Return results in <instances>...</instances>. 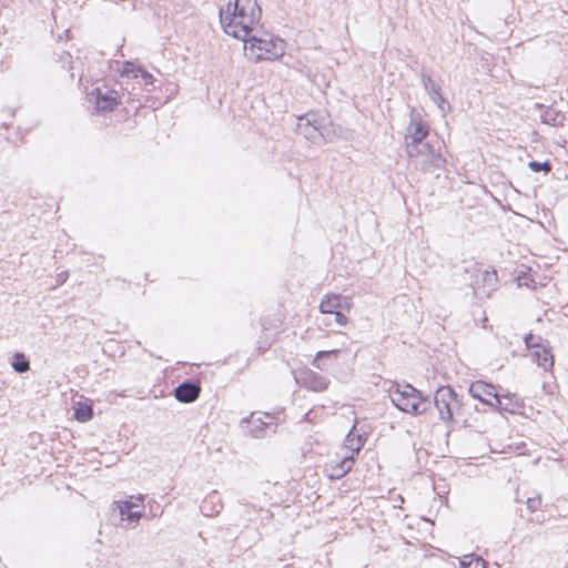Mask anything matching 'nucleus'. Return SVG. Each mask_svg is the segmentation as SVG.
I'll return each instance as SVG.
<instances>
[{
    "label": "nucleus",
    "instance_id": "obj_1",
    "mask_svg": "<svg viewBox=\"0 0 568 568\" xmlns=\"http://www.w3.org/2000/svg\"><path fill=\"white\" fill-rule=\"evenodd\" d=\"M261 14L256 0H234L220 9V21L225 33L243 40L258 31Z\"/></svg>",
    "mask_w": 568,
    "mask_h": 568
},
{
    "label": "nucleus",
    "instance_id": "obj_2",
    "mask_svg": "<svg viewBox=\"0 0 568 568\" xmlns=\"http://www.w3.org/2000/svg\"><path fill=\"white\" fill-rule=\"evenodd\" d=\"M243 41L245 54L255 62L275 61L285 53L284 40L263 31L261 27H258V31L252 32Z\"/></svg>",
    "mask_w": 568,
    "mask_h": 568
},
{
    "label": "nucleus",
    "instance_id": "obj_3",
    "mask_svg": "<svg viewBox=\"0 0 568 568\" xmlns=\"http://www.w3.org/2000/svg\"><path fill=\"white\" fill-rule=\"evenodd\" d=\"M389 397L392 403L404 413L420 415L427 410V400L409 384L392 388Z\"/></svg>",
    "mask_w": 568,
    "mask_h": 568
},
{
    "label": "nucleus",
    "instance_id": "obj_4",
    "mask_svg": "<svg viewBox=\"0 0 568 568\" xmlns=\"http://www.w3.org/2000/svg\"><path fill=\"white\" fill-rule=\"evenodd\" d=\"M434 404L440 419L447 424L452 423L454 417L459 415L462 408V402L450 386H442L436 390Z\"/></svg>",
    "mask_w": 568,
    "mask_h": 568
},
{
    "label": "nucleus",
    "instance_id": "obj_5",
    "mask_svg": "<svg viewBox=\"0 0 568 568\" xmlns=\"http://www.w3.org/2000/svg\"><path fill=\"white\" fill-rule=\"evenodd\" d=\"M113 508L119 511L122 521H126L129 525L136 524L143 516V497H130L128 500L114 501Z\"/></svg>",
    "mask_w": 568,
    "mask_h": 568
},
{
    "label": "nucleus",
    "instance_id": "obj_6",
    "mask_svg": "<svg viewBox=\"0 0 568 568\" xmlns=\"http://www.w3.org/2000/svg\"><path fill=\"white\" fill-rule=\"evenodd\" d=\"M469 394L491 407L507 410V408L503 406L501 396L491 384L481 381L474 382L469 387Z\"/></svg>",
    "mask_w": 568,
    "mask_h": 568
},
{
    "label": "nucleus",
    "instance_id": "obj_7",
    "mask_svg": "<svg viewBox=\"0 0 568 568\" xmlns=\"http://www.w3.org/2000/svg\"><path fill=\"white\" fill-rule=\"evenodd\" d=\"M297 132L313 143H317L323 138L321 123L314 113L298 118Z\"/></svg>",
    "mask_w": 568,
    "mask_h": 568
},
{
    "label": "nucleus",
    "instance_id": "obj_8",
    "mask_svg": "<svg viewBox=\"0 0 568 568\" xmlns=\"http://www.w3.org/2000/svg\"><path fill=\"white\" fill-rule=\"evenodd\" d=\"M91 98L94 99L95 109L101 112L112 111L119 103L118 92L105 85L95 88Z\"/></svg>",
    "mask_w": 568,
    "mask_h": 568
},
{
    "label": "nucleus",
    "instance_id": "obj_9",
    "mask_svg": "<svg viewBox=\"0 0 568 568\" xmlns=\"http://www.w3.org/2000/svg\"><path fill=\"white\" fill-rule=\"evenodd\" d=\"M353 306L352 298L339 294H327L320 304L322 314H333L338 310L349 311Z\"/></svg>",
    "mask_w": 568,
    "mask_h": 568
},
{
    "label": "nucleus",
    "instance_id": "obj_10",
    "mask_svg": "<svg viewBox=\"0 0 568 568\" xmlns=\"http://www.w3.org/2000/svg\"><path fill=\"white\" fill-rule=\"evenodd\" d=\"M429 133L428 124L422 119L418 113L412 112L410 121L407 126L406 143L407 142H422Z\"/></svg>",
    "mask_w": 568,
    "mask_h": 568
},
{
    "label": "nucleus",
    "instance_id": "obj_11",
    "mask_svg": "<svg viewBox=\"0 0 568 568\" xmlns=\"http://www.w3.org/2000/svg\"><path fill=\"white\" fill-rule=\"evenodd\" d=\"M301 383L304 387L307 389L314 390V392H323L328 387V381L326 377L307 369L302 373L301 375Z\"/></svg>",
    "mask_w": 568,
    "mask_h": 568
},
{
    "label": "nucleus",
    "instance_id": "obj_12",
    "mask_svg": "<svg viewBox=\"0 0 568 568\" xmlns=\"http://www.w3.org/2000/svg\"><path fill=\"white\" fill-rule=\"evenodd\" d=\"M353 456L345 454L341 462H335L326 465L325 471L332 479H339L344 477L353 467Z\"/></svg>",
    "mask_w": 568,
    "mask_h": 568
},
{
    "label": "nucleus",
    "instance_id": "obj_13",
    "mask_svg": "<svg viewBox=\"0 0 568 568\" xmlns=\"http://www.w3.org/2000/svg\"><path fill=\"white\" fill-rule=\"evenodd\" d=\"M200 386L195 383L185 382L175 388V398L182 403H192L200 395Z\"/></svg>",
    "mask_w": 568,
    "mask_h": 568
},
{
    "label": "nucleus",
    "instance_id": "obj_14",
    "mask_svg": "<svg viewBox=\"0 0 568 568\" xmlns=\"http://www.w3.org/2000/svg\"><path fill=\"white\" fill-rule=\"evenodd\" d=\"M531 359L545 371H550L554 367V356L546 345H541L530 351Z\"/></svg>",
    "mask_w": 568,
    "mask_h": 568
},
{
    "label": "nucleus",
    "instance_id": "obj_15",
    "mask_svg": "<svg viewBox=\"0 0 568 568\" xmlns=\"http://www.w3.org/2000/svg\"><path fill=\"white\" fill-rule=\"evenodd\" d=\"M366 437L357 429L356 424L352 427L345 438V448L351 452L349 456L358 454L364 446Z\"/></svg>",
    "mask_w": 568,
    "mask_h": 568
},
{
    "label": "nucleus",
    "instance_id": "obj_16",
    "mask_svg": "<svg viewBox=\"0 0 568 568\" xmlns=\"http://www.w3.org/2000/svg\"><path fill=\"white\" fill-rule=\"evenodd\" d=\"M432 146L427 142H407L406 151L410 159H416L419 163L422 159L429 153Z\"/></svg>",
    "mask_w": 568,
    "mask_h": 568
},
{
    "label": "nucleus",
    "instance_id": "obj_17",
    "mask_svg": "<svg viewBox=\"0 0 568 568\" xmlns=\"http://www.w3.org/2000/svg\"><path fill=\"white\" fill-rule=\"evenodd\" d=\"M445 162V159L439 154L436 153L433 148L429 150V153L425 156V159L420 160V165L424 169H430V168H442Z\"/></svg>",
    "mask_w": 568,
    "mask_h": 568
},
{
    "label": "nucleus",
    "instance_id": "obj_18",
    "mask_svg": "<svg viewBox=\"0 0 568 568\" xmlns=\"http://www.w3.org/2000/svg\"><path fill=\"white\" fill-rule=\"evenodd\" d=\"M11 366L17 373L22 374L30 369V362L24 354L16 353L12 357Z\"/></svg>",
    "mask_w": 568,
    "mask_h": 568
},
{
    "label": "nucleus",
    "instance_id": "obj_19",
    "mask_svg": "<svg viewBox=\"0 0 568 568\" xmlns=\"http://www.w3.org/2000/svg\"><path fill=\"white\" fill-rule=\"evenodd\" d=\"M459 564L460 568H486L485 560L474 554L464 556Z\"/></svg>",
    "mask_w": 568,
    "mask_h": 568
},
{
    "label": "nucleus",
    "instance_id": "obj_20",
    "mask_svg": "<svg viewBox=\"0 0 568 568\" xmlns=\"http://www.w3.org/2000/svg\"><path fill=\"white\" fill-rule=\"evenodd\" d=\"M92 415L93 412L90 405L78 403L74 407V416L79 422H88L92 418Z\"/></svg>",
    "mask_w": 568,
    "mask_h": 568
},
{
    "label": "nucleus",
    "instance_id": "obj_21",
    "mask_svg": "<svg viewBox=\"0 0 568 568\" xmlns=\"http://www.w3.org/2000/svg\"><path fill=\"white\" fill-rule=\"evenodd\" d=\"M338 349H331V351H320L316 353L313 362H312V365L317 368V369H325L326 366L322 363V359L324 357H327V356H331V355H337L338 354Z\"/></svg>",
    "mask_w": 568,
    "mask_h": 568
},
{
    "label": "nucleus",
    "instance_id": "obj_22",
    "mask_svg": "<svg viewBox=\"0 0 568 568\" xmlns=\"http://www.w3.org/2000/svg\"><path fill=\"white\" fill-rule=\"evenodd\" d=\"M422 82L424 85V89L427 91L429 97L432 98L436 93L440 92V87L434 82V80L430 78V75L423 73L422 74Z\"/></svg>",
    "mask_w": 568,
    "mask_h": 568
},
{
    "label": "nucleus",
    "instance_id": "obj_23",
    "mask_svg": "<svg viewBox=\"0 0 568 568\" xmlns=\"http://www.w3.org/2000/svg\"><path fill=\"white\" fill-rule=\"evenodd\" d=\"M525 344L529 351H532V349L544 345L541 336L532 335V334H528L525 337Z\"/></svg>",
    "mask_w": 568,
    "mask_h": 568
},
{
    "label": "nucleus",
    "instance_id": "obj_24",
    "mask_svg": "<svg viewBox=\"0 0 568 568\" xmlns=\"http://www.w3.org/2000/svg\"><path fill=\"white\" fill-rule=\"evenodd\" d=\"M138 68L133 62L131 61H126L124 62L123 64V70L121 72V74L123 77H130L132 75L133 78H136L138 74H140V72H138Z\"/></svg>",
    "mask_w": 568,
    "mask_h": 568
},
{
    "label": "nucleus",
    "instance_id": "obj_25",
    "mask_svg": "<svg viewBox=\"0 0 568 568\" xmlns=\"http://www.w3.org/2000/svg\"><path fill=\"white\" fill-rule=\"evenodd\" d=\"M528 166L534 171V172H539L541 170L548 172L550 171V163L549 162H536V161H532V162H529Z\"/></svg>",
    "mask_w": 568,
    "mask_h": 568
},
{
    "label": "nucleus",
    "instance_id": "obj_26",
    "mask_svg": "<svg viewBox=\"0 0 568 568\" xmlns=\"http://www.w3.org/2000/svg\"><path fill=\"white\" fill-rule=\"evenodd\" d=\"M341 311L342 310H338L336 311V313H333L332 315L335 316L336 324H338L339 326H346L349 323V320Z\"/></svg>",
    "mask_w": 568,
    "mask_h": 568
},
{
    "label": "nucleus",
    "instance_id": "obj_27",
    "mask_svg": "<svg viewBox=\"0 0 568 568\" xmlns=\"http://www.w3.org/2000/svg\"><path fill=\"white\" fill-rule=\"evenodd\" d=\"M437 105L438 108L440 109V111L443 113H446V110H445V104H446V100L445 98L442 95L440 92L436 93L435 95H433L430 98Z\"/></svg>",
    "mask_w": 568,
    "mask_h": 568
},
{
    "label": "nucleus",
    "instance_id": "obj_28",
    "mask_svg": "<svg viewBox=\"0 0 568 568\" xmlns=\"http://www.w3.org/2000/svg\"><path fill=\"white\" fill-rule=\"evenodd\" d=\"M541 505L540 497H531L527 499V507L530 511H536Z\"/></svg>",
    "mask_w": 568,
    "mask_h": 568
},
{
    "label": "nucleus",
    "instance_id": "obj_29",
    "mask_svg": "<svg viewBox=\"0 0 568 568\" xmlns=\"http://www.w3.org/2000/svg\"><path fill=\"white\" fill-rule=\"evenodd\" d=\"M138 72H140V75L144 80L145 85H152L153 84V80L154 79H153V75L151 73H149L148 71H145L141 67L138 68Z\"/></svg>",
    "mask_w": 568,
    "mask_h": 568
},
{
    "label": "nucleus",
    "instance_id": "obj_30",
    "mask_svg": "<svg viewBox=\"0 0 568 568\" xmlns=\"http://www.w3.org/2000/svg\"><path fill=\"white\" fill-rule=\"evenodd\" d=\"M256 422H260V424L266 428H270L273 426V417L268 414H265L264 419H261V418L254 419L253 418V423H256Z\"/></svg>",
    "mask_w": 568,
    "mask_h": 568
},
{
    "label": "nucleus",
    "instance_id": "obj_31",
    "mask_svg": "<svg viewBox=\"0 0 568 568\" xmlns=\"http://www.w3.org/2000/svg\"><path fill=\"white\" fill-rule=\"evenodd\" d=\"M67 280V274H60L59 275V283H64Z\"/></svg>",
    "mask_w": 568,
    "mask_h": 568
}]
</instances>
